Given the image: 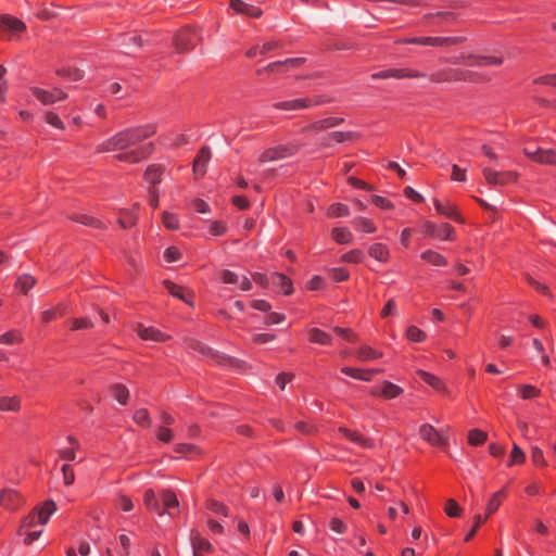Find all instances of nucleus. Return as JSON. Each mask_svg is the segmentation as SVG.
I'll return each instance as SVG.
<instances>
[{"label": "nucleus", "mask_w": 556, "mask_h": 556, "mask_svg": "<svg viewBox=\"0 0 556 556\" xmlns=\"http://www.w3.org/2000/svg\"><path fill=\"white\" fill-rule=\"evenodd\" d=\"M403 392H404V390L400 386H397L391 381H388V380H384L380 387L379 386L371 387L368 391V393L370 395L377 396V397H382L384 400L396 399L401 394H403Z\"/></svg>", "instance_id": "obj_10"}, {"label": "nucleus", "mask_w": 556, "mask_h": 556, "mask_svg": "<svg viewBox=\"0 0 556 556\" xmlns=\"http://www.w3.org/2000/svg\"><path fill=\"white\" fill-rule=\"evenodd\" d=\"M327 138L337 143H344L348 141H356L359 138V134L355 131H332L328 134Z\"/></svg>", "instance_id": "obj_45"}, {"label": "nucleus", "mask_w": 556, "mask_h": 556, "mask_svg": "<svg viewBox=\"0 0 556 556\" xmlns=\"http://www.w3.org/2000/svg\"><path fill=\"white\" fill-rule=\"evenodd\" d=\"M71 330H83V329H90L93 327V323L88 317H79V318H73L71 321Z\"/></svg>", "instance_id": "obj_63"}, {"label": "nucleus", "mask_w": 556, "mask_h": 556, "mask_svg": "<svg viewBox=\"0 0 556 556\" xmlns=\"http://www.w3.org/2000/svg\"><path fill=\"white\" fill-rule=\"evenodd\" d=\"M24 503V497L15 490L8 489L0 493V506L8 510H17Z\"/></svg>", "instance_id": "obj_14"}, {"label": "nucleus", "mask_w": 556, "mask_h": 556, "mask_svg": "<svg viewBox=\"0 0 556 556\" xmlns=\"http://www.w3.org/2000/svg\"><path fill=\"white\" fill-rule=\"evenodd\" d=\"M332 102L331 98L324 94L296 98L273 103V108L279 111H302Z\"/></svg>", "instance_id": "obj_3"}, {"label": "nucleus", "mask_w": 556, "mask_h": 556, "mask_svg": "<svg viewBox=\"0 0 556 556\" xmlns=\"http://www.w3.org/2000/svg\"><path fill=\"white\" fill-rule=\"evenodd\" d=\"M187 348L190 350H193L195 352H199L200 354H202L204 356L218 358L217 353H215L210 346L203 344L202 342H200L195 339L187 340Z\"/></svg>", "instance_id": "obj_46"}, {"label": "nucleus", "mask_w": 556, "mask_h": 556, "mask_svg": "<svg viewBox=\"0 0 556 556\" xmlns=\"http://www.w3.org/2000/svg\"><path fill=\"white\" fill-rule=\"evenodd\" d=\"M162 223L164 227L168 230H177L180 227L178 216L167 211L163 212L162 214Z\"/></svg>", "instance_id": "obj_55"}, {"label": "nucleus", "mask_w": 556, "mask_h": 556, "mask_svg": "<svg viewBox=\"0 0 556 556\" xmlns=\"http://www.w3.org/2000/svg\"><path fill=\"white\" fill-rule=\"evenodd\" d=\"M35 285L36 279L29 274H24L16 279L15 289L24 294H27Z\"/></svg>", "instance_id": "obj_49"}, {"label": "nucleus", "mask_w": 556, "mask_h": 556, "mask_svg": "<svg viewBox=\"0 0 556 556\" xmlns=\"http://www.w3.org/2000/svg\"><path fill=\"white\" fill-rule=\"evenodd\" d=\"M469 65L477 66H500L503 64V58L498 55H468L462 56Z\"/></svg>", "instance_id": "obj_21"}, {"label": "nucleus", "mask_w": 556, "mask_h": 556, "mask_svg": "<svg viewBox=\"0 0 556 556\" xmlns=\"http://www.w3.org/2000/svg\"><path fill=\"white\" fill-rule=\"evenodd\" d=\"M433 205L440 215H442L448 219H452L458 224L465 223V219L462 217L460 213L458 212L457 206L455 204L451 203L450 201L442 202L438 199H434Z\"/></svg>", "instance_id": "obj_15"}, {"label": "nucleus", "mask_w": 556, "mask_h": 556, "mask_svg": "<svg viewBox=\"0 0 556 556\" xmlns=\"http://www.w3.org/2000/svg\"><path fill=\"white\" fill-rule=\"evenodd\" d=\"M55 74L62 78L70 80V81H78V80L83 79V77H84L83 71H80L77 67H72V66L58 68L55 71Z\"/></svg>", "instance_id": "obj_42"}, {"label": "nucleus", "mask_w": 556, "mask_h": 556, "mask_svg": "<svg viewBox=\"0 0 556 556\" xmlns=\"http://www.w3.org/2000/svg\"><path fill=\"white\" fill-rule=\"evenodd\" d=\"M205 507L212 511L213 514L222 517H228L229 508L223 502L216 500H207L205 503Z\"/></svg>", "instance_id": "obj_51"}, {"label": "nucleus", "mask_w": 556, "mask_h": 556, "mask_svg": "<svg viewBox=\"0 0 556 556\" xmlns=\"http://www.w3.org/2000/svg\"><path fill=\"white\" fill-rule=\"evenodd\" d=\"M143 502H144L146 507L150 511L157 513L161 516L163 515V511H161V508H160V502L155 495V492L152 489L146 490L144 495H143Z\"/></svg>", "instance_id": "obj_48"}, {"label": "nucleus", "mask_w": 556, "mask_h": 556, "mask_svg": "<svg viewBox=\"0 0 556 556\" xmlns=\"http://www.w3.org/2000/svg\"><path fill=\"white\" fill-rule=\"evenodd\" d=\"M535 157L533 162L546 165L556 164V151L553 149L535 148Z\"/></svg>", "instance_id": "obj_39"}, {"label": "nucleus", "mask_w": 556, "mask_h": 556, "mask_svg": "<svg viewBox=\"0 0 556 556\" xmlns=\"http://www.w3.org/2000/svg\"><path fill=\"white\" fill-rule=\"evenodd\" d=\"M0 26L13 33H22L26 29L23 21L8 14L0 15Z\"/></svg>", "instance_id": "obj_29"}, {"label": "nucleus", "mask_w": 556, "mask_h": 556, "mask_svg": "<svg viewBox=\"0 0 556 556\" xmlns=\"http://www.w3.org/2000/svg\"><path fill=\"white\" fill-rule=\"evenodd\" d=\"M368 254L380 263H388L390 261V250L384 243H374L368 248Z\"/></svg>", "instance_id": "obj_28"}, {"label": "nucleus", "mask_w": 556, "mask_h": 556, "mask_svg": "<svg viewBox=\"0 0 556 556\" xmlns=\"http://www.w3.org/2000/svg\"><path fill=\"white\" fill-rule=\"evenodd\" d=\"M506 494H507L506 488H503L492 495V497L490 498V501L486 505V515L485 516L489 517L490 515H492L493 513H495L498 509L503 500L506 497Z\"/></svg>", "instance_id": "obj_44"}, {"label": "nucleus", "mask_w": 556, "mask_h": 556, "mask_svg": "<svg viewBox=\"0 0 556 556\" xmlns=\"http://www.w3.org/2000/svg\"><path fill=\"white\" fill-rule=\"evenodd\" d=\"M484 179L492 186H506L514 184L518 179V173L514 170H493L489 167L482 168Z\"/></svg>", "instance_id": "obj_9"}, {"label": "nucleus", "mask_w": 556, "mask_h": 556, "mask_svg": "<svg viewBox=\"0 0 556 556\" xmlns=\"http://www.w3.org/2000/svg\"><path fill=\"white\" fill-rule=\"evenodd\" d=\"M55 510V503L48 500L43 502L42 505L34 507L33 510L22 519L17 533L24 535L23 542L25 545H30L39 539L42 529H37V527L47 523L50 516Z\"/></svg>", "instance_id": "obj_2"}, {"label": "nucleus", "mask_w": 556, "mask_h": 556, "mask_svg": "<svg viewBox=\"0 0 556 556\" xmlns=\"http://www.w3.org/2000/svg\"><path fill=\"white\" fill-rule=\"evenodd\" d=\"M114 505L117 509L122 511H130L134 508L132 500L125 494H119L115 498Z\"/></svg>", "instance_id": "obj_62"}, {"label": "nucleus", "mask_w": 556, "mask_h": 556, "mask_svg": "<svg viewBox=\"0 0 556 556\" xmlns=\"http://www.w3.org/2000/svg\"><path fill=\"white\" fill-rule=\"evenodd\" d=\"M356 356L359 361L369 362L381 358L383 353L369 345H362L357 349Z\"/></svg>", "instance_id": "obj_41"}, {"label": "nucleus", "mask_w": 556, "mask_h": 556, "mask_svg": "<svg viewBox=\"0 0 556 556\" xmlns=\"http://www.w3.org/2000/svg\"><path fill=\"white\" fill-rule=\"evenodd\" d=\"M466 40L463 36H451V37H431L420 36L418 37V45L430 46V47H448L463 43Z\"/></svg>", "instance_id": "obj_12"}, {"label": "nucleus", "mask_w": 556, "mask_h": 556, "mask_svg": "<svg viewBox=\"0 0 556 556\" xmlns=\"http://www.w3.org/2000/svg\"><path fill=\"white\" fill-rule=\"evenodd\" d=\"M161 500L163 503V514H170V509L178 508L179 502L174 491L166 489L161 492Z\"/></svg>", "instance_id": "obj_34"}, {"label": "nucleus", "mask_w": 556, "mask_h": 556, "mask_svg": "<svg viewBox=\"0 0 556 556\" xmlns=\"http://www.w3.org/2000/svg\"><path fill=\"white\" fill-rule=\"evenodd\" d=\"M328 216L330 217H344L350 214L348 205L343 203H333L328 207Z\"/></svg>", "instance_id": "obj_61"}, {"label": "nucleus", "mask_w": 556, "mask_h": 556, "mask_svg": "<svg viewBox=\"0 0 556 556\" xmlns=\"http://www.w3.org/2000/svg\"><path fill=\"white\" fill-rule=\"evenodd\" d=\"M165 166L160 163H152L147 166L143 173V179L148 184V190L159 189V185L163 180Z\"/></svg>", "instance_id": "obj_11"}, {"label": "nucleus", "mask_w": 556, "mask_h": 556, "mask_svg": "<svg viewBox=\"0 0 556 556\" xmlns=\"http://www.w3.org/2000/svg\"><path fill=\"white\" fill-rule=\"evenodd\" d=\"M417 375L420 377V379L425 383L429 384L435 391H439V392L445 391L446 387L441 378L434 376L431 372L425 371V370H418Z\"/></svg>", "instance_id": "obj_37"}, {"label": "nucleus", "mask_w": 556, "mask_h": 556, "mask_svg": "<svg viewBox=\"0 0 556 556\" xmlns=\"http://www.w3.org/2000/svg\"><path fill=\"white\" fill-rule=\"evenodd\" d=\"M202 41L200 29L186 26L179 29L173 38V46L179 53L193 50Z\"/></svg>", "instance_id": "obj_4"}, {"label": "nucleus", "mask_w": 556, "mask_h": 556, "mask_svg": "<svg viewBox=\"0 0 556 556\" xmlns=\"http://www.w3.org/2000/svg\"><path fill=\"white\" fill-rule=\"evenodd\" d=\"M329 277L336 282H343L350 278V273L343 267H334L329 269Z\"/></svg>", "instance_id": "obj_64"}, {"label": "nucleus", "mask_w": 556, "mask_h": 556, "mask_svg": "<svg viewBox=\"0 0 556 556\" xmlns=\"http://www.w3.org/2000/svg\"><path fill=\"white\" fill-rule=\"evenodd\" d=\"M219 279L226 285L239 283V288L242 291L252 289V282L249 277L242 276L241 279H239L238 275L229 269H223L219 274Z\"/></svg>", "instance_id": "obj_18"}, {"label": "nucleus", "mask_w": 556, "mask_h": 556, "mask_svg": "<svg viewBox=\"0 0 556 556\" xmlns=\"http://www.w3.org/2000/svg\"><path fill=\"white\" fill-rule=\"evenodd\" d=\"M70 219L94 229H106L104 223L92 215L75 213L70 216Z\"/></svg>", "instance_id": "obj_25"}, {"label": "nucleus", "mask_w": 556, "mask_h": 556, "mask_svg": "<svg viewBox=\"0 0 556 556\" xmlns=\"http://www.w3.org/2000/svg\"><path fill=\"white\" fill-rule=\"evenodd\" d=\"M341 372L361 381H370L375 374L382 372V369H362L344 366L341 368Z\"/></svg>", "instance_id": "obj_23"}, {"label": "nucleus", "mask_w": 556, "mask_h": 556, "mask_svg": "<svg viewBox=\"0 0 556 556\" xmlns=\"http://www.w3.org/2000/svg\"><path fill=\"white\" fill-rule=\"evenodd\" d=\"M271 283L278 287L285 295H291L294 291L291 279L281 273L271 274Z\"/></svg>", "instance_id": "obj_27"}, {"label": "nucleus", "mask_w": 556, "mask_h": 556, "mask_svg": "<svg viewBox=\"0 0 556 556\" xmlns=\"http://www.w3.org/2000/svg\"><path fill=\"white\" fill-rule=\"evenodd\" d=\"M405 336L410 342H422L426 339V333L420 328L416 326H409L406 329Z\"/></svg>", "instance_id": "obj_60"}, {"label": "nucleus", "mask_w": 556, "mask_h": 556, "mask_svg": "<svg viewBox=\"0 0 556 556\" xmlns=\"http://www.w3.org/2000/svg\"><path fill=\"white\" fill-rule=\"evenodd\" d=\"M191 545L193 553H212L213 545L203 538L199 532H192Z\"/></svg>", "instance_id": "obj_32"}, {"label": "nucleus", "mask_w": 556, "mask_h": 556, "mask_svg": "<svg viewBox=\"0 0 556 556\" xmlns=\"http://www.w3.org/2000/svg\"><path fill=\"white\" fill-rule=\"evenodd\" d=\"M296 152H298L296 144H293V143L279 144V146L271 147V148L264 150L261 153L258 161L261 163L274 162L277 160L290 157V156L294 155Z\"/></svg>", "instance_id": "obj_7"}, {"label": "nucleus", "mask_w": 556, "mask_h": 556, "mask_svg": "<svg viewBox=\"0 0 556 556\" xmlns=\"http://www.w3.org/2000/svg\"><path fill=\"white\" fill-rule=\"evenodd\" d=\"M308 341L312 343L320 344V345H331L332 337L319 329V328H311L307 332Z\"/></svg>", "instance_id": "obj_33"}, {"label": "nucleus", "mask_w": 556, "mask_h": 556, "mask_svg": "<svg viewBox=\"0 0 556 556\" xmlns=\"http://www.w3.org/2000/svg\"><path fill=\"white\" fill-rule=\"evenodd\" d=\"M156 134L155 124L126 127L97 144V153L114 152V159L129 165L148 160L154 152L153 142H143Z\"/></svg>", "instance_id": "obj_1"}, {"label": "nucleus", "mask_w": 556, "mask_h": 556, "mask_svg": "<svg viewBox=\"0 0 556 556\" xmlns=\"http://www.w3.org/2000/svg\"><path fill=\"white\" fill-rule=\"evenodd\" d=\"M67 314V305L64 303H59L56 306L46 309L41 313V320L45 324H48L59 317H62Z\"/></svg>", "instance_id": "obj_36"}, {"label": "nucleus", "mask_w": 556, "mask_h": 556, "mask_svg": "<svg viewBox=\"0 0 556 556\" xmlns=\"http://www.w3.org/2000/svg\"><path fill=\"white\" fill-rule=\"evenodd\" d=\"M110 394L121 404L126 405L129 400V391L123 383H114L109 388Z\"/></svg>", "instance_id": "obj_40"}, {"label": "nucleus", "mask_w": 556, "mask_h": 556, "mask_svg": "<svg viewBox=\"0 0 556 556\" xmlns=\"http://www.w3.org/2000/svg\"><path fill=\"white\" fill-rule=\"evenodd\" d=\"M365 255L361 249H353L341 255L340 261L343 263L359 264L364 261Z\"/></svg>", "instance_id": "obj_53"}, {"label": "nucleus", "mask_w": 556, "mask_h": 556, "mask_svg": "<svg viewBox=\"0 0 556 556\" xmlns=\"http://www.w3.org/2000/svg\"><path fill=\"white\" fill-rule=\"evenodd\" d=\"M457 68L446 67L433 72L429 79L432 83H454L457 81Z\"/></svg>", "instance_id": "obj_26"}, {"label": "nucleus", "mask_w": 556, "mask_h": 556, "mask_svg": "<svg viewBox=\"0 0 556 556\" xmlns=\"http://www.w3.org/2000/svg\"><path fill=\"white\" fill-rule=\"evenodd\" d=\"M488 439L486 432L480 429H472L468 432V443L472 446L482 445Z\"/></svg>", "instance_id": "obj_57"}, {"label": "nucleus", "mask_w": 556, "mask_h": 556, "mask_svg": "<svg viewBox=\"0 0 556 556\" xmlns=\"http://www.w3.org/2000/svg\"><path fill=\"white\" fill-rule=\"evenodd\" d=\"M164 285L170 295L178 298L186 303L191 304V302L189 301V299L191 298V294L189 293V291L186 288H184L179 285H176L172 281H168V280L164 281Z\"/></svg>", "instance_id": "obj_38"}, {"label": "nucleus", "mask_w": 556, "mask_h": 556, "mask_svg": "<svg viewBox=\"0 0 556 556\" xmlns=\"http://www.w3.org/2000/svg\"><path fill=\"white\" fill-rule=\"evenodd\" d=\"M525 460H526L525 453L517 444H514L510 455H509V459L507 462V466L513 467L515 465H521L525 463Z\"/></svg>", "instance_id": "obj_58"}, {"label": "nucleus", "mask_w": 556, "mask_h": 556, "mask_svg": "<svg viewBox=\"0 0 556 556\" xmlns=\"http://www.w3.org/2000/svg\"><path fill=\"white\" fill-rule=\"evenodd\" d=\"M331 237L339 244H349L353 241V235L346 227L333 228Z\"/></svg>", "instance_id": "obj_47"}, {"label": "nucleus", "mask_w": 556, "mask_h": 556, "mask_svg": "<svg viewBox=\"0 0 556 556\" xmlns=\"http://www.w3.org/2000/svg\"><path fill=\"white\" fill-rule=\"evenodd\" d=\"M420 257L428 264L437 267H443L447 265V260L441 253L434 250H426L420 254Z\"/></svg>", "instance_id": "obj_35"}, {"label": "nucleus", "mask_w": 556, "mask_h": 556, "mask_svg": "<svg viewBox=\"0 0 556 556\" xmlns=\"http://www.w3.org/2000/svg\"><path fill=\"white\" fill-rule=\"evenodd\" d=\"M21 408V399L17 395L0 396V412H17Z\"/></svg>", "instance_id": "obj_43"}, {"label": "nucleus", "mask_w": 556, "mask_h": 556, "mask_svg": "<svg viewBox=\"0 0 556 556\" xmlns=\"http://www.w3.org/2000/svg\"><path fill=\"white\" fill-rule=\"evenodd\" d=\"M23 342V336L18 330H10L0 334V344L13 345Z\"/></svg>", "instance_id": "obj_52"}, {"label": "nucleus", "mask_w": 556, "mask_h": 556, "mask_svg": "<svg viewBox=\"0 0 556 556\" xmlns=\"http://www.w3.org/2000/svg\"><path fill=\"white\" fill-rule=\"evenodd\" d=\"M136 332L138 337L144 341L166 342L170 339L169 334L162 332L160 329L142 324L137 325Z\"/></svg>", "instance_id": "obj_13"}, {"label": "nucleus", "mask_w": 556, "mask_h": 556, "mask_svg": "<svg viewBox=\"0 0 556 556\" xmlns=\"http://www.w3.org/2000/svg\"><path fill=\"white\" fill-rule=\"evenodd\" d=\"M444 513L451 518H458L462 516L463 508L455 500L448 498L444 505Z\"/></svg>", "instance_id": "obj_59"}, {"label": "nucleus", "mask_w": 556, "mask_h": 556, "mask_svg": "<svg viewBox=\"0 0 556 556\" xmlns=\"http://www.w3.org/2000/svg\"><path fill=\"white\" fill-rule=\"evenodd\" d=\"M230 8L237 13L248 17L258 18L263 11L260 7L247 3L242 0H230Z\"/></svg>", "instance_id": "obj_19"}, {"label": "nucleus", "mask_w": 556, "mask_h": 556, "mask_svg": "<svg viewBox=\"0 0 556 556\" xmlns=\"http://www.w3.org/2000/svg\"><path fill=\"white\" fill-rule=\"evenodd\" d=\"M132 419L138 426L142 428H149L152 424L150 414L146 408H139L135 410Z\"/></svg>", "instance_id": "obj_54"}, {"label": "nucleus", "mask_w": 556, "mask_h": 556, "mask_svg": "<svg viewBox=\"0 0 556 556\" xmlns=\"http://www.w3.org/2000/svg\"><path fill=\"white\" fill-rule=\"evenodd\" d=\"M212 157L211 149L207 146L202 147L192 163V169L195 177H203L206 174L207 164Z\"/></svg>", "instance_id": "obj_16"}, {"label": "nucleus", "mask_w": 556, "mask_h": 556, "mask_svg": "<svg viewBox=\"0 0 556 556\" xmlns=\"http://www.w3.org/2000/svg\"><path fill=\"white\" fill-rule=\"evenodd\" d=\"M420 438L432 446H444L445 440L441 433L430 424H424L419 428Z\"/></svg>", "instance_id": "obj_17"}, {"label": "nucleus", "mask_w": 556, "mask_h": 556, "mask_svg": "<svg viewBox=\"0 0 556 556\" xmlns=\"http://www.w3.org/2000/svg\"><path fill=\"white\" fill-rule=\"evenodd\" d=\"M339 432L342 433L349 441L357 444L363 448H374L375 446L372 439L363 435L358 431L350 430L346 427H340Z\"/></svg>", "instance_id": "obj_20"}, {"label": "nucleus", "mask_w": 556, "mask_h": 556, "mask_svg": "<svg viewBox=\"0 0 556 556\" xmlns=\"http://www.w3.org/2000/svg\"><path fill=\"white\" fill-rule=\"evenodd\" d=\"M343 123H344L343 117L330 116V117L314 121L313 123L307 125L305 129L308 131H321V130L337 127Z\"/></svg>", "instance_id": "obj_22"}, {"label": "nucleus", "mask_w": 556, "mask_h": 556, "mask_svg": "<svg viewBox=\"0 0 556 556\" xmlns=\"http://www.w3.org/2000/svg\"><path fill=\"white\" fill-rule=\"evenodd\" d=\"M304 58H290L283 61L271 62L265 67V70L269 72L288 71L289 68H295L301 66L304 63Z\"/></svg>", "instance_id": "obj_24"}, {"label": "nucleus", "mask_w": 556, "mask_h": 556, "mask_svg": "<svg viewBox=\"0 0 556 556\" xmlns=\"http://www.w3.org/2000/svg\"><path fill=\"white\" fill-rule=\"evenodd\" d=\"M353 226L356 230L364 233H374L377 230V227L372 219L367 217H358L353 222Z\"/></svg>", "instance_id": "obj_50"}, {"label": "nucleus", "mask_w": 556, "mask_h": 556, "mask_svg": "<svg viewBox=\"0 0 556 556\" xmlns=\"http://www.w3.org/2000/svg\"><path fill=\"white\" fill-rule=\"evenodd\" d=\"M427 74L409 67L382 70L371 75L372 79L426 78Z\"/></svg>", "instance_id": "obj_8"}, {"label": "nucleus", "mask_w": 556, "mask_h": 556, "mask_svg": "<svg viewBox=\"0 0 556 556\" xmlns=\"http://www.w3.org/2000/svg\"><path fill=\"white\" fill-rule=\"evenodd\" d=\"M66 440L70 446L59 450V456L67 462H73L76 459V452L80 448V443L73 435H68Z\"/></svg>", "instance_id": "obj_30"}, {"label": "nucleus", "mask_w": 556, "mask_h": 556, "mask_svg": "<svg viewBox=\"0 0 556 556\" xmlns=\"http://www.w3.org/2000/svg\"><path fill=\"white\" fill-rule=\"evenodd\" d=\"M138 222L137 206L132 210H121L117 219L118 225L124 229L134 227Z\"/></svg>", "instance_id": "obj_31"}, {"label": "nucleus", "mask_w": 556, "mask_h": 556, "mask_svg": "<svg viewBox=\"0 0 556 556\" xmlns=\"http://www.w3.org/2000/svg\"><path fill=\"white\" fill-rule=\"evenodd\" d=\"M518 393L523 400H532L540 396L541 391L532 384H521L518 387Z\"/></svg>", "instance_id": "obj_56"}, {"label": "nucleus", "mask_w": 556, "mask_h": 556, "mask_svg": "<svg viewBox=\"0 0 556 556\" xmlns=\"http://www.w3.org/2000/svg\"><path fill=\"white\" fill-rule=\"evenodd\" d=\"M31 94L42 104V105H52L56 102L64 101L67 99L68 94L66 91L59 87H53L52 89H43L40 87H30Z\"/></svg>", "instance_id": "obj_5"}, {"label": "nucleus", "mask_w": 556, "mask_h": 556, "mask_svg": "<svg viewBox=\"0 0 556 556\" xmlns=\"http://www.w3.org/2000/svg\"><path fill=\"white\" fill-rule=\"evenodd\" d=\"M422 231L426 236L442 241H452L455 235V229L451 224L441 223L437 225L430 220L424 223Z\"/></svg>", "instance_id": "obj_6"}]
</instances>
